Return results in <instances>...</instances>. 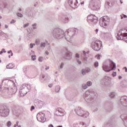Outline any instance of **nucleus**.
<instances>
[{
    "label": "nucleus",
    "instance_id": "39448f33",
    "mask_svg": "<svg viewBox=\"0 0 127 127\" xmlns=\"http://www.w3.org/2000/svg\"><path fill=\"white\" fill-rule=\"evenodd\" d=\"M74 112L79 117H82V118H88L89 117V112L84 111L81 107H76L74 109Z\"/></svg>",
    "mask_w": 127,
    "mask_h": 127
},
{
    "label": "nucleus",
    "instance_id": "1a4fd4ad",
    "mask_svg": "<svg viewBox=\"0 0 127 127\" xmlns=\"http://www.w3.org/2000/svg\"><path fill=\"white\" fill-rule=\"evenodd\" d=\"M102 68L103 70L105 72H110V71L116 69V64L111 61V64H110L109 65L103 64Z\"/></svg>",
    "mask_w": 127,
    "mask_h": 127
},
{
    "label": "nucleus",
    "instance_id": "ea45409f",
    "mask_svg": "<svg viewBox=\"0 0 127 127\" xmlns=\"http://www.w3.org/2000/svg\"><path fill=\"white\" fill-rule=\"evenodd\" d=\"M41 79L43 80V81H46V78H45V76L44 75H42L41 77Z\"/></svg>",
    "mask_w": 127,
    "mask_h": 127
},
{
    "label": "nucleus",
    "instance_id": "c85d7f7f",
    "mask_svg": "<svg viewBox=\"0 0 127 127\" xmlns=\"http://www.w3.org/2000/svg\"><path fill=\"white\" fill-rule=\"evenodd\" d=\"M12 125V124L11 123V122H10V121H8L6 123V126L7 127H11Z\"/></svg>",
    "mask_w": 127,
    "mask_h": 127
},
{
    "label": "nucleus",
    "instance_id": "ddd939ff",
    "mask_svg": "<svg viewBox=\"0 0 127 127\" xmlns=\"http://www.w3.org/2000/svg\"><path fill=\"white\" fill-rule=\"evenodd\" d=\"M100 1L99 0H91L89 1V7L92 9V10H97L98 9V3Z\"/></svg>",
    "mask_w": 127,
    "mask_h": 127
},
{
    "label": "nucleus",
    "instance_id": "9d476101",
    "mask_svg": "<svg viewBox=\"0 0 127 127\" xmlns=\"http://www.w3.org/2000/svg\"><path fill=\"white\" fill-rule=\"evenodd\" d=\"M9 115V109L6 106H2L0 108V116L7 117Z\"/></svg>",
    "mask_w": 127,
    "mask_h": 127
},
{
    "label": "nucleus",
    "instance_id": "49530a36",
    "mask_svg": "<svg viewBox=\"0 0 127 127\" xmlns=\"http://www.w3.org/2000/svg\"><path fill=\"white\" fill-rule=\"evenodd\" d=\"M15 22H16V21L14 19H12V21L10 22L11 24L15 23Z\"/></svg>",
    "mask_w": 127,
    "mask_h": 127
},
{
    "label": "nucleus",
    "instance_id": "dca6fc26",
    "mask_svg": "<svg viewBox=\"0 0 127 127\" xmlns=\"http://www.w3.org/2000/svg\"><path fill=\"white\" fill-rule=\"evenodd\" d=\"M44 114L43 113H39L37 115V119L38 122H40L41 123H44L45 122V119L44 118Z\"/></svg>",
    "mask_w": 127,
    "mask_h": 127
},
{
    "label": "nucleus",
    "instance_id": "f8f14e48",
    "mask_svg": "<svg viewBox=\"0 0 127 127\" xmlns=\"http://www.w3.org/2000/svg\"><path fill=\"white\" fill-rule=\"evenodd\" d=\"M102 44V42L99 40L93 41L91 44V46L95 51H99L101 50V47L100 45Z\"/></svg>",
    "mask_w": 127,
    "mask_h": 127
},
{
    "label": "nucleus",
    "instance_id": "5fc2aeb1",
    "mask_svg": "<svg viewBox=\"0 0 127 127\" xmlns=\"http://www.w3.org/2000/svg\"><path fill=\"white\" fill-rule=\"evenodd\" d=\"M2 51L4 53H6V51H5V49H2Z\"/></svg>",
    "mask_w": 127,
    "mask_h": 127
},
{
    "label": "nucleus",
    "instance_id": "4468645a",
    "mask_svg": "<svg viewBox=\"0 0 127 127\" xmlns=\"http://www.w3.org/2000/svg\"><path fill=\"white\" fill-rule=\"evenodd\" d=\"M112 81V78L109 76H104L101 81V85H104V86H108V85L111 84V81Z\"/></svg>",
    "mask_w": 127,
    "mask_h": 127
},
{
    "label": "nucleus",
    "instance_id": "b1692460",
    "mask_svg": "<svg viewBox=\"0 0 127 127\" xmlns=\"http://www.w3.org/2000/svg\"><path fill=\"white\" fill-rule=\"evenodd\" d=\"M40 47L41 48H45V47H46V43H45V42H41Z\"/></svg>",
    "mask_w": 127,
    "mask_h": 127
},
{
    "label": "nucleus",
    "instance_id": "4d7b16f0",
    "mask_svg": "<svg viewBox=\"0 0 127 127\" xmlns=\"http://www.w3.org/2000/svg\"><path fill=\"white\" fill-rule=\"evenodd\" d=\"M48 127H54V126H53V125L50 124L49 125Z\"/></svg>",
    "mask_w": 127,
    "mask_h": 127
},
{
    "label": "nucleus",
    "instance_id": "20e7f679",
    "mask_svg": "<svg viewBox=\"0 0 127 127\" xmlns=\"http://www.w3.org/2000/svg\"><path fill=\"white\" fill-rule=\"evenodd\" d=\"M52 33L53 36L57 39H61L64 37V31L59 28L54 29Z\"/></svg>",
    "mask_w": 127,
    "mask_h": 127
},
{
    "label": "nucleus",
    "instance_id": "e433bc0d",
    "mask_svg": "<svg viewBox=\"0 0 127 127\" xmlns=\"http://www.w3.org/2000/svg\"><path fill=\"white\" fill-rule=\"evenodd\" d=\"M31 58H32V60L34 61V60H36V55L31 56Z\"/></svg>",
    "mask_w": 127,
    "mask_h": 127
},
{
    "label": "nucleus",
    "instance_id": "cd10ccee",
    "mask_svg": "<svg viewBox=\"0 0 127 127\" xmlns=\"http://www.w3.org/2000/svg\"><path fill=\"white\" fill-rule=\"evenodd\" d=\"M110 96L111 98H115V97H116V93L115 92H111L110 93Z\"/></svg>",
    "mask_w": 127,
    "mask_h": 127
},
{
    "label": "nucleus",
    "instance_id": "6e6d98bb",
    "mask_svg": "<svg viewBox=\"0 0 127 127\" xmlns=\"http://www.w3.org/2000/svg\"><path fill=\"white\" fill-rule=\"evenodd\" d=\"M45 54H46L47 55H49V52H48V51H46Z\"/></svg>",
    "mask_w": 127,
    "mask_h": 127
},
{
    "label": "nucleus",
    "instance_id": "a19ab883",
    "mask_svg": "<svg viewBox=\"0 0 127 127\" xmlns=\"http://www.w3.org/2000/svg\"><path fill=\"white\" fill-rule=\"evenodd\" d=\"M85 70L86 73H89V72H91V68H86Z\"/></svg>",
    "mask_w": 127,
    "mask_h": 127
},
{
    "label": "nucleus",
    "instance_id": "338daca9",
    "mask_svg": "<svg viewBox=\"0 0 127 127\" xmlns=\"http://www.w3.org/2000/svg\"><path fill=\"white\" fill-rule=\"evenodd\" d=\"M0 127H3V125L0 124Z\"/></svg>",
    "mask_w": 127,
    "mask_h": 127
},
{
    "label": "nucleus",
    "instance_id": "c756f323",
    "mask_svg": "<svg viewBox=\"0 0 127 127\" xmlns=\"http://www.w3.org/2000/svg\"><path fill=\"white\" fill-rule=\"evenodd\" d=\"M17 16H18V17H23V15L21 14V13L17 12L16 13Z\"/></svg>",
    "mask_w": 127,
    "mask_h": 127
},
{
    "label": "nucleus",
    "instance_id": "79ce46f5",
    "mask_svg": "<svg viewBox=\"0 0 127 127\" xmlns=\"http://www.w3.org/2000/svg\"><path fill=\"white\" fill-rule=\"evenodd\" d=\"M64 66V63H62L60 65V69H63V66Z\"/></svg>",
    "mask_w": 127,
    "mask_h": 127
},
{
    "label": "nucleus",
    "instance_id": "69168bd1",
    "mask_svg": "<svg viewBox=\"0 0 127 127\" xmlns=\"http://www.w3.org/2000/svg\"><path fill=\"white\" fill-rule=\"evenodd\" d=\"M122 78H123V77H122V76L120 75L119 76V79H122Z\"/></svg>",
    "mask_w": 127,
    "mask_h": 127
},
{
    "label": "nucleus",
    "instance_id": "37998d69",
    "mask_svg": "<svg viewBox=\"0 0 127 127\" xmlns=\"http://www.w3.org/2000/svg\"><path fill=\"white\" fill-rule=\"evenodd\" d=\"M19 124V121H16V124H15L13 127H17V126H18V124Z\"/></svg>",
    "mask_w": 127,
    "mask_h": 127
},
{
    "label": "nucleus",
    "instance_id": "c03bdc74",
    "mask_svg": "<svg viewBox=\"0 0 127 127\" xmlns=\"http://www.w3.org/2000/svg\"><path fill=\"white\" fill-rule=\"evenodd\" d=\"M100 57H101V56L100 55H97L96 56V58H97V59H98V60H100L101 59Z\"/></svg>",
    "mask_w": 127,
    "mask_h": 127
},
{
    "label": "nucleus",
    "instance_id": "a211bd4d",
    "mask_svg": "<svg viewBox=\"0 0 127 127\" xmlns=\"http://www.w3.org/2000/svg\"><path fill=\"white\" fill-rule=\"evenodd\" d=\"M120 103L124 107H127V97L126 96H122L120 99Z\"/></svg>",
    "mask_w": 127,
    "mask_h": 127
},
{
    "label": "nucleus",
    "instance_id": "e2e57ef3",
    "mask_svg": "<svg viewBox=\"0 0 127 127\" xmlns=\"http://www.w3.org/2000/svg\"><path fill=\"white\" fill-rule=\"evenodd\" d=\"M123 17H124V18H127V16L125 14H123Z\"/></svg>",
    "mask_w": 127,
    "mask_h": 127
},
{
    "label": "nucleus",
    "instance_id": "72a5a7b5",
    "mask_svg": "<svg viewBox=\"0 0 127 127\" xmlns=\"http://www.w3.org/2000/svg\"><path fill=\"white\" fill-rule=\"evenodd\" d=\"M81 73L82 75H86V70L85 69H82L81 71Z\"/></svg>",
    "mask_w": 127,
    "mask_h": 127
},
{
    "label": "nucleus",
    "instance_id": "a878e982",
    "mask_svg": "<svg viewBox=\"0 0 127 127\" xmlns=\"http://www.w3.org/2000/svg\"><path fill=\"white\" fill-rule=\"evenodd\" d=\"M59 91H60V86L58 85L55 87V92H56V93H58Z\"/></svg>",
    "mask_w": 127,
    "mask_h": 127
},
{
    "label": "nucleus",
    "instance_id": "4be33fe9",
    "mask_svg": "<svg viewBox=\"0 0 127 127\" xmlns=\"http://www.w3.org/2000/svg\"><path fill=\"white\" fill-rule=\"evenodd\" d=\"M44 105V102L41 101H39L37 104V106L39 109H41V108H42Z\"/></svg>",
    "mask_w": 127,
    "mask_h": 127
},
{
    "label": "nucleus",
    "instance_id": "bf43d9fd",
    "mask_svg": "<svg viewBox=\"0 0 127 127\" xmlns=\"http://www.w3.org/2000/svg\"><path fill=\"white\" fill-rule=\"evenodd\" d=\"M45 70H49V66H48L47 67H46Z\"/></svg>",
    "mask_w": 127,
    "mask_h": 127
},
{
    "label": "nucleus",
    "instance_id": "774afa93",
    "mask_svg": "<svg viewBox=\"0 0 127 127\" xmlns=\"http://www.w3.org/2000/svg\"><path fill=\"white\" fill-rule=\"evenodd\" d=\"M57 127H63V126H58Z\"/></svg>",
    "mask_w": 127,
    "mask_h": 127
},
{
    "label": "nucleus",
    "instance_id": "603ef678",
    "mask_svg": "<svg viewBox=\"0 0 127 127\" xmlns=\"http://www.w3.org/2000/svg\"><path fill=\"white\" fill-rule=\"evenodd\" d=\"M48 87H49V88H52V87H53V84H49L48 85Z\"/></svg>",
    "mask_w": 127,
    "mask_h": 127
},
{
    "label": "nucleus",
    "instance_id": "864d4df0",
    "mask_svg": "<svg viewBox=\"0 0 127 127\" xmlns=\"http://www.w3.org/2000/svg\"><path fill=\"white\" fill-rule=\"evenodd\" d=\"M30 48H31V49H32V48H33V45L32 44H30Z\"/></svg>",
    "mask_w": 127,
    "mask_h": 127
},
{
    "label": "nucleus",
    "instance_id": "09e8293b",
    "mask_svg": "<svg viewBox=\"0 0 127 127\" xmlns=\"http://www.w3.org/2000/svg\"><path fill=\"white\" fill-rule=\"evenodd\" d=\"M75 57H76V58H80V55L78 53L75 54Z\"/></svg>",
    "mask_w": 127,
    "mask_h": 127
},
{
    "label": "nucleus",
    "instance_id": "412c9836",
    "mask_svg": "<svg viewBox=\"0 0 127 127\" xmlns=\"http://www.w3.org/2000/svg\"><path fill=\"white\" fill-rule=\"evenodd\" d=\"M73 127H86L87 125H86L84 122H81L78 124H74Z\"/></svg>",
    "mask_w": 127,
    "mask_h": 127
},
{
    "label": "nucleus",
    "instance_id": "2f4dec72",
    "mask_svg": "<svg viewBox=\"0 0 127 127\" xmlns=\"http://www.w3.org/2000/svg\"><path fill=\"white\" fill-rule=\"evenodd\" d=\"M69 18L68 17H65V20H63V22H64V23H67V22H68V21H69Z\"/></svg>",
    "mask_w": 127,
    "mask_h": 127
},
{
    "label": "nucleus",
    "instance_id": "3c124183",
    "mask_svg": "<svg viewBox=\"0 0 127 127\" xmlns=\"http://www.w3.org/2000/svg\"><path fill=\"white\" fill-rule=\"evenodd\" d=\"M112 76H113V77H115V76H117V72H113L112 74Z\"/></svg>",
    "mask_w": 127,
    "mask_h": 127
},
{
    "label": "nucleus",
    "instance_id": "8fccbe9b",
    "mask_svg": "<svg viewBox=\"0 0 127 127\" xmlns=\"http://www.w3.org/2000/svg\"><path fill=\"white\" fill-rule=\"evenodd\" d=\"M35 109V108L34 107V106H32L31 107V109H30L31 112H32V111H33V110H34Z\"/></svg>",
    "mask_w": 127,
    "mask_h": 127
},
{
    "label": "nucleus",
    "instance_id": "6ab92c4d",
    "mask_svg": "<svg viewBox=\"0 0 127 127\" xmlns=\"http://www.w3.org/2000/svg\"><path fill=\"white\" fill-rule=\"evenodd\" d=\"M56 113L57 114H58L59 117H63V116L65 115V111H64V110L60 108L57 109Z\"/></svg>",
    "mask_w": 127,
    "mask_h": 127
},
{
    "label": "nucleus",
    "instance_id": "9b49d317",
    "mask_svg": "<svg viewBox=\"0 0 127 127\" xmlns=\"http://www.w3.org/2000/svg\"><path fill=\"white\" fill-rule=\"evenodd\" d=\"M87 21L91 25H95L98 22V17L93 15H90L87 17Z\"/></svg>",
    "mask_w": 127,
    "mask_h": 127
},
{
    "label": "nucleus",
    "instance_id": "5701e85b",
    "mask_svg": "<svg viewBox=\"0 0 127 127\" xmlns=\"http://www.w3.org/2000/svg\"><path fill=\"white\" fill-rule=\"evenodd\" d=\"M7 69H12V68H14V64L10 63L7 66H6Z\"/></svg>",
    "mask_w": 127,
    "mask_h": 127
},
{
    "label": "nucleus",
    "instance_id": "2eb2a0df",
    "mask_svg": "<svg viewBox=\"0 0 127 127\" xmlns=\"http://www.w3.org/2000/svg\"><path fill=\"white\" fill-rule=\"evenodd\" d=\"M68 3L72 8H77L78 7V5H77L78 1L77 0H68Z\"/></svg>",
    "mask_w": 127,
    "mask_h": 127
},
{
    "label": "nucleus",
    "instance_id": "a18cd8bd",
    "mask_svg": "<svg viewBox=\"0 0 127 127\" xmlns=\"http://www.w3.org/2000/svg\"><path fill=\"white\" fill-rule=\"evenodd\" d=\"M29 25V23H28L26 24H24L23 25V27H24V28H25V27H27V26H28Z\"/></svg>",
    "mask_w": 127,
    "mask_h": 127
},
{
    "label": "nucleus",
    "instance_id": "052dcab7",
    "mask_svg": "<svg viewBox=\"0 0 127 127\" xmlns=\"http://www.w3.org/2000/svg\"><path fill=\"white\" fill-rule=\"evenodd\" d=\"M98 31H99V29H96L95 30V32H96V33H98Z\"/></svg>",
    "mask_w": 127,
    "mask_h": 127
},
{
    "label": "nucleus",
    "instance_id": "f257e3e1",
    "mask_svg": "<svg viewBox=\"0 0 127 127\" xmlns=\"http://www.w3.org/2000/svg\"><path fill=\"white\" fill-rule=\"evenodd\" d=\"M17 91V89L16 88V86L14 85L9 88L7 87L5 88L3 90V96L4 98H11V97H12V95L15 94Z\"/></svg>",
    "mask_w": 127,
    "mask_h": 127
},
{
    "label": "nucleus",
    "instance_id": "aec40b11",
    "mask_svg": "<svg viewBox=\"0 0 127 127\" xmlns=\"http://www.w3.org/2000/svg\"><path fill=\"white\" fill-rule=\"evenodd\" d=\"M122 120H123L124 123H125V127H127V114H123L121 116Z\"/></svg>",
    "mask_w": 127,
    "mask_h": 127
},
{
    "label": "nucleus",
    "instance_id": "13d9d810",
    "mask_svg": "<svg viewBox=\"0 0 127 127\" xmlns=\"http://www.w3.org/2000/svg\"><path fill=\"white\" fill-rule=\"evenodd\" d=\"M11 52H12V51L11 50H10L7 52V53H8V54H9V53H11Z\"/></svg>",
    "mask_w": 127,
    "mask_h": 127
},
{
    "label": "nucleus",
    "instance_id": "423d86ee",
    "mask_svg": "<svg viewBox=\"0 0 127 127\" xmlns=\"http://www.w3.org/2000/svg\"><path fill=\"white\" fill-rule=\"evenodd\" d=\"M111 19L108 16H104L99 19V24L102 27H106L108 26L110 23Z\"/></svg>",
    "mask_w": 127,
    "mask_h": 127
},
{
    "label": "nucleus",
    "instance_id": "0eeeda50",
    "mask_svg": "<svg viewBox=\"0 0 127 127\" xmlns=\"http://www.w3.org/2000/svg\"><path fill=\"white\" fill-rule=\"evenodd\" d=\"M31 89V86L29 84H23L20 87V89L19 91V93L20 96L21 97H23V96H25L27 94V92H28L29 90Z\"/></svg>",
    "mask_w": 127,
    "mask_h": 127
},
{
    "label": "nucleus",
    "instance_id": "c9c22d12",
    "mask_svg": "<svg viewBox=\"0 0 127 127\" xmlns=\"http://www.w3.org/2000/svg\"><path fill=\"white\" fill-rule=\"evenodd\" d=\"M38 61H39V62H42V61H43V58L42 57H39L38 58Z\"/></svg>",
    "mask_w": 127,
    "mask_h": 127
},
{
    "label": "nucleus",
    "instance_id": "7c9ffc66",
    "mask_svg": "<svg viewBox=\"0 0 127 127\" xmlns=\"http://www.w3.org/2000/svg\"><path fill=\"white\" fill-rule=\"evenodd\" d=\"M122 88H123V89H126L127 88V84H122L121 85Z\"/></svg>",
    "mask_w": 127,
    "mask_h": 127
},
{
    "label": "nucleus",
    "instance_id": "bb28decb",
    "mask_svg": "<svg viewBox=\"0 0 127 127\" xmlns=\"http://www.w3.org/2000/svg\"><path fill=\"white\" fill-rule=\"evenodd\" d=\"M82 88L83 89V90H86V89L88 88V86L85 83H83L82 85Z\"/></svg>",
    "mask_w": 127,
    "mask_h": 127
},
{
    "label": "nucleus",
    "instance_id": "7ed1b4c3",
    "mask_svg": "<svg viewBox=\"0 0 127 127\" xmlns=\"http://www.w3.org/2000/svg\"><path fill=\"white\" fill-rule=\"evenodd\" d=\"M77 29L75 28H70L65 32L64 34V37L66 40L68 42H71V39L73 38L74 35L76 34Z\"/></svg>",
    "mask_w": 127,
    "mask_h": 127
},
{
    "label": "nucleus",
    "instance_id": "6e6552de",
    "mask_svg": "<svg viewBox=\"0 0 127 127\" xmlns=\"http://www.w3.org/2000/svg\"><path fill=\"white\" fill-rule=\"evenodd\" d=\"M118 40H124L127 43V33L126 30L121 29L119 30L117 37Z\"/></svg>",
    "mask_w": 127,
    "mask_h": 127
},
{
    "label": "nucleus",
    "instance_id": "680f3d73",
    "mask_svg": "<svg viewBox=\"0 0 127 127\" xmlns=\"http://www.w3.org/2000/svg\"><path fill=\"white\" fill-rule=\"evenodd\" d=\"M124 69H125V72H127V67H125Z\"/></svg>",
    "mask_w": 127,
    "mask_h": 127
},
{
    "label": "nucleus",
    "instance_id": "de8ad7c7",
    "mask_svg": "<svg viewBox=\"0 0 127 127\" xmlns=\"http://www.w3.org/2000/svg\"><path fill=\"white\" fill-rule=\"evenodd\" d=\"M77 62L79 64V65L82 64V62L81 61H80L79 60H77Z\"/></svg>",
    "mask_w": 127,
    "mask_h": 127
},
{
    "label": "nucleus",
    "instance_id": "4c0bfd02",
    "mask_svg": "<svg viewBox=\"0 0 127 127\" xmlns=\"http://www.w3.org/2000/svg\"><path fill=\"white\" fill-rule=\"evenodd\" d=\"M35 42H36V45H39L40 40L39 39H36Z\"/></svg>",
    "mask_w": 127,
    "mask_h": 127
},
{
    "label": "nucleus",
    "instance_id": "f03ea898",
    "mask_svg": "<svg viewBox=\"0 0 127 127\" xmlns=\"http://www.w3.org/2000/svg\"><path fill=\"white\" fill-rule=\"evenodd\" d=\"M83 98L87 104H92L95 101V92H91L90 90L86 91Z\"/></svg>",
    "mask_w": 127,
    "mask_h": 127
},
{
    "label": "nucleus",
    "instance_id": "0e129e2a",
    "mask_svg": "<svg viewBox=\"0 0 127 127\" xmlns=\"http://www.w3.org/2000/svg\"><path fill=\"white\" fill-rule=\"evenodd\" d=\"M5 28H8V26L7 25H5Z\"/></svg>",
    "mask_w": 127,
    "mask_h": 127
},
{
    "label": "nucleus",
    "instance_id": "f704fd0d",
    "mask_svg": "<svg viewBox=\"0 0 127 127\" xmlns=\"http://www.w3.org/2000/svg\"><path fill=\"white\" fill-rule=\"evenodd\" d=\"M37 24L36 23H34L32 25V26L33 27V29H36V26H37Z\"/></svg>",
    "mask_w": 127,
    "mask_h": 127
},
{
    "label": "nucleus",
    "instance_id": "473e14b6",
    "mask_svg": "<svg viewBox=\"0 0 127 127\" xmlns=\"http://www.w3.org/2000/svg\"><path fill=\"white\" fill-rule=\"evenodd\" d=\"M87 86H88V87H90L91 86H92V83L91 82V81H88L86 83Z\"/></svg>",
    "mask_w": 127,
    "mask_h": 127
},
{
    "label": "nucleus",
    "instance_id": "f3484780",
    "mask_svg": "<svg viewBox=\"0 0 127 127\" xmlns=\"http://www.w3.org/2000/svg\"><path fill=\"white\" fill-rule=\"evenodd\" d=\"M63 57L65 59H72V53L66 52L63 53Z\"/></svg>",
    "mask_w": 127,
    "mask_h": 127
},
{
    "label": "nucleus",
    "instance_id": "393cba45",
    "mask_svg": "<svg viewBox=\"0 0 127 127\" xmlns=\"http://www.w3.org/2000/svg\"><path fill=\"white\" fill-rule=\"evenodd\" d=\"M87 53H88V52L86 53V51H83L82 52V55H81V56H82V57L83 58H84V59H85V57H86V56Z\"/></svg>",
    "mask_w": 127,
    "mask_h": 127
},
{
    "label": "nucleus",
    "instance_id": "58836bf2",
    "mask_svg": "<svg viewBox=\"0 0 127 127\" xmlns=\"http://www.w3.org/2000/svg\"><path fill=\"white\" fill-rule=\"evenodd\" d=\"M94 66L96 67H99V62H96L95 63H94Z\"/></svg>",
    "mask_w": 127,
    "mask_h": 127
}]
</instances>
